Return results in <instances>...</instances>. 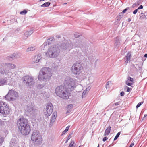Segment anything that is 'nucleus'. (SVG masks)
Instances as JSON below:
<instances>
[{
	"label": "nucleus",
	"instance_id": "e433bc0d",
	"mask_svg": "<svg viewBox=\"0 0 147 147\" xmlns=\"http://www.w3.org/2000/svg\"><path fill=\"white\" fill-rule=\"evenodd\" d=\"M27 13V11L26 10H24L23 11H21L20 14L23 15V14H25Z\"/></svg>",
	"mask_w": 147,
	"mask_h": 147
},
{
	"label": "nucleus",
	"instance_id": "4c0bfd02",
	"mask_svg": "<svg viewBox=\"0 0 147 147\" xmlns=\"http://www.w3.org/2000/svg\"><path fill=\"white\" fill-rule=\"evenodd\" d=\"M120 132H119L116 135L114 139V140H115L117 139V138L119 137V135H120Z\"/></svg>",
	"mask_w": 147,
	"mask_h": 147
},
{
	"label": "nucleus",
	"instance_id": "a211bd4d",
	"mask_svg": "<svg viewBox=\"0 0 147 147\" xmlns=\"http://www.w3.org/2000/svg\"><path fill=\"white\" fill-rule=\"evenodd\" d=\"M63 48L64 49H68L70 50L73 48L72 44L71 43H68L66 44H63Z\"/></svg>",
	"mask_w": 147,
	"mask_h": 147
},
{
	"label": "nucleus",
	"instance_id": "37998d69",
	"mask_svg": "<svg viewBox=\"0 0 147 147\" xmlns=\"http://www.w3.org/2000/svg\"><path fill=\"white\" fill-rule=\"evenodd\" d=\"M138 10V9L135 10L133 12V14H136Z\"/></svg>",
	"mask_w": 147,
	"mask_h": 147
},
{
	"label": "nucleus",
	"instance_id": "a19ab883",
	"mask_svg": "<svg viewBox=\"0 0 147 147\" xmlns=\"http://www.w3.org/2000/svg\"><path fill=\"white\" fill-rule=\"evenodd\" d=\"M143 104V102H140L136 106V107L137 108H138L139 107H140L142 104Z\"/></svg>",
	"mask_w": 147,
	"mask_h": 147
},
{
	"label": "nucleus",
	"instance_id": "20e7f679",
	"mask_svg": "<svg viewBox=\"0 0 147 147\" xmlns=\"http://www.w3.org/2000/svg\"><path fill=\"white\" fill-rule=\"evenodd\" d=\"M63 84L67 89L72 91L74 90L78 85V83L77 81L75 78L67 76L64 80Z\"/></svg>",
	"mask_w": 147,
	"mask_h": 147
},
{
	"label": "nucleus",
	"instance_id": "cd10ccee",
	"mask_svg": "<svg viewBox=\"0 0 147 147\" xmlns=\"http://www.w3.org/2000/svg\"><path fill=\"white\" fill-rule=\"evenodd\" d=\"M120 41V40L118 39L115 40L114 44V46L116 48H117L119 47Z\"/></svg>",
	"mask_w": 147,
	"mask_h": 147
},
{
	"label": "nucleus",
	"instance_id": "de8ad7c7",
	"mask_svg": "<svg viewBox=\"0 0 147 147\" xmlns=\"http://www.w3.org/2000/svg\"><path fill=\"white\" fill-rule=\"evenodd\" d=\"M143 8V6L142 5H140L139 7L138 8V9H142Z\"/></svg>",
	"mask_w": 147,
	"mask_h": 147
},
{
	"label": "nucleus",
	"instance_id": "8fccbe9b",
	"mask_svg": "<svg viewBox=\"0 0 147 147\" xmlns=\"http://www.w3.org/2000/svg\"><path fill=\"white\" fill-rule=\"evenodd\" d=\"M127 8L125 9L123 11H122V13H125L126 11H127Z\"/></svg>",
	"mask_w": 147,
	"mask_h": 147
},
{
	"label": "nucleus",
	"instance_id": "f704fd0d",
	"mask_svg": "<svg viewBox=\"0 0 147 147\" xmlns=\"http://www.w3.org/2000/svg\"><path fill=\"white\" fill-rule=\"evenodd\" d=\"M44 85L43 84H40L38 85L37 87L38 89H42L44 87Z\"/></svg>",
	"mask_w": 147,
	"mask_h": 147
},
{
	"label": "nucleus",
	"instance_id": "052dcab7",
	"mask_svg": "<svg viewBox=\"0 0 147 147\" xmlns=\"http://www.w3.org/2000/svg\"><path fill=\"white\" fill-rule=\"evenodd\" d=\"M78 147H81V146H80Z\"/></svg>",
	"mask_w": 147,
	"mask_h": 147
},
{
	"label": "nucleus",
	"instance_id": "49530a36",
	"mask_svg": "<svg viewBox=\"0 0 147 147\" xmlns=\"http://www.w3.org/2000/svg\"><path fill=\"white\" fill-rule=\"evenodd\" d=\"M108 138L107 137H104L103 139V141L104 142L105 141L107 140Z\"/></svg>",
	"mask_w": 147,
	"mask_h": 147
},
{
	"label": "nucleus",
	"instance_id": "4be33fe9",
	"mask_svg": "<svg viewBox=\"0 0 147 147\" xmlns=\"http://www.w3.org/2000/svg\"><path fill=\"white\" fill-rule=\"evenodd\" d=\"M17 143L16 140L13 139H12L10 142V147H19L17 146Z\"/></svg>",
	"mask_w": 147,
	"mask_h": 147
},
{
	"label": "nucleus",
	"instance_id": "603ef678",
	"mask_svg": "<svg viewBox=\"0 0 147 147\" xmlns=\"http://www.w3.org/2000/svg\"><path fill=\"white\" fill-rule=\"evenodd\" d=\"M134 145V143H132L130 145L129 147H132Z\"/></svg>",
	"mask_w": 147,
	"mask_h": 147
},
{
	"label": "nucleus",
	"instance_id": "9b49d317",
	"mask_svg": "<svg viewBox=\"0 0 147 147\" xmlns=\"http://www.w3.org/2000/svg\"><path fill=\"white\" fill-rule=\"evenodd\" d=\"M82 67L80 62H76L71 68V71L75 75H79L81 73Z\"/></svg>",
	"mask_w": 147,
	"mask_h": 147
},
{
	"label": "nucleus",
	"instance_id": "aec40b11",
	"mask_svg": "<svg viewBox=\"0 0 147 147\" xmlns=\"http://www.w3.org/2000/svg\"><path fill=\"white\" fill-rule=\"evenodd\" d=\"M7 79L6 78L0 79V85L3 86L6 85L8 83Z\"/></svg>",
	"mask_w": 147,
	"mask_h": 147
},
{
	"label": "nucleus",
	"instance_id": "0eeeda50",
	"mask_svg": "<svg viewBox=\"0 0 147 147\" xmlns=\"http://www.w3.org/2000/svg\"><path fill=\"white\" fill-rule=\"evenodd\" d=\"M31 139L36 145H38L42 144L43 140L42 136L37 131H35L32 132Z\"/></svg>",
	"mask_w": 147,
	"mask_h": 147
},
{
	"label": "nucleus",
	"instance_id": "4468645a",
	"mask_svg": "<svg viewBox=\"0 0 147 147\" xmlns=\"http://www.w3.org/2000/svg\"><path fill=\"white\" fill-rule=\"evenodd\" d=\"M3 67L8 68L11 69H13L16 67V65L15 64L9 63H4L2 65Z\"/></svg>",
	"mask_w": 147,
	"mask_h": 147
},
{
	"label": "nucleus",
	"instance_id": "58836bf2",
	"mask_svg": "<svg viewBox=\"0 0 147 147\" xmlns=\"http://www.w3.org/2000/svg\"><path fill=\"white\" fill-rule=\"evenodd\" d=\"M4 141V138L3 137H0V146L2 144Z\"/></svg>",
	"mask_w": 147,
	"mask_h": 147
},
{
	"label": "nucleus",
	"instance_id": "5701e85b",
	"mask_svg": "<svg viewBox=\"0 0 147 147\" xmlns=\"http://www.w3.org/2000/svg\"><path fill=\"white\" fill-rule=\"evenodd\" d=\"M8 84L9 86H15L17 84V82L15 81L14 79L11 78L9 80V82Z\"/></svg>",
	"mask_w": 147,
	"mask_h": 147
},
{
	"label": "nucleus",
	"instance_id": "6e6552de",
	"mask_svg": "<svg viewBox=\"0 0 147 147\" xmlns=\"http://www.w3.org/2000/svg\"><path fill=\"white\" fill-rule=\"evenodd\" d=\"M19 97L18 93L16 91L13 89L9 90L7 94L5 96L7 100L13 101L16 100Z\"/></svg>",
	"mask_w": 147,
	"mask_h": 147
},
{
	"label": "nucleus",
	"instance_id": "c9c22d12",
	"mask_svg": "<svg viewBox=\"0 0 147 147\" xmlns=\"http://www.w3.org/2000/svg\"><path fill=\"white\" fill-rule=\"evenodd\" d=\"M74 35L76 38H78L81 35L80 34L77 32H75L74 34Z\"/></svg>",
	"mask_w": 147,
	"mask_h": 147
},
{
	"label": "nucleus",
	"instance_id": "864d4df0",
	"mask_svg": "<svg viewBox=\"0 0 147 147\" xmlns=\"http://www.w3.org/2000/svg\"><path fill=\"white\" fill-rule=\"evenodd\" d=\"M15 57V56H14V55H12L10 57L12 58H14Z\"/></svg>",
	"mask_w": 147,
	"mask_h": 147
},
{
	"label": "nucleus",
	"instance_id": "f3484780",
	"mask_svg": "<svg viewBox=\"0 0 147 147\" xmlns=\"http://www.w3.org/2000/svg\"><path fill=\"white\" fill-rule=\"evenodd\" d=\"M53 39L54 38L53 37H51L49 39H48L47 40V42H45L41 46V49H43V50L44 49V48H45V46H47V43L48 45L50 43V41H52Z\"/></svg>",
	"mask_w": 147,
	"mask_h": 147
},
{
	"label": "nucleus",
	"instance_id": "f03ea898",
	"mask_svg": "<svg viewBox=\"0 0 147 147\" xmlns=\"http://www.w3.org/2000/svg\"><path fill=\"white\" fill-rule=\"evenodd\" d=\"M52 75L51 69L48 67H44L40 70L38 76V80L40 81H49Z\"/></svg>",
	"mask_w": 147,
	"mask_h": 147
},
{
	"label": "nucleus",
	"instance_id": "6e6d98bb",
	"mask_svg": "<svg viewBox=\"0 0 147 147\" xmlns=\"http://www.w3.org/2000/svg\"><path fill=\"white\" fill-rule=\"evenodd\" d=\"M147 116V114H145L144 115V117H146Z\"/></svg>",
	"mask_w": 147,
	"mask_h": 147
},
{
	"label": "nucleus",
	"instance_id": "ea45409f",
	"mask_svg": "<svg viewBox=\"0 0 147 147\" xmlns=\"http://www.w3.org/2000/svg\"><path fill=\"white\" fill-rule=\"evenodd\" d=\"M71 134H69L66 140V142H67L71 138Z\"/></svg>",
	"mask_w": 147,
	"mask_h": 147
},
{
	"label": "nucleus",
	"instance_id": "3c124183",
	"mask_svg": "<svg viewBox=\"0 0 147 147\" xmlns=\"http://www.w3.org/2000/svg\"><path fill=\"white\" fill-rule=\"evenodd\" d=\"M69 127H70L69 126H67L65 128L67 130V131H68L69 128Z\"/></svg>",
	"mask_w": 147,
	"mask_h": 147
},
{
	"label": "nucleus",
	"instance_id": "423d86ee",
	"mask_svg": "<svg viewBox=\"0 0 147 147\" xmlns=\"http://www.w3.org/2000/svg\"><path fill=\"white\" fill-rule=\"evenodd\" d=\"M25 111L30 114L31 119H35L38 116L39 112L38 110L32 105H29L24 107Z\"/></svg>",
	"mask_w": 147,
	"mask_h": 147
},
{
	"label": "nucleus",
	"instance_id": "7c9ffc66",
	"mask_svg": "<svg viewBox=\"0 0 147 147\" xmlns=\"http://www.w3.org/2000/svg\"><path fill=\"white\" fill-rule=\"evenodd\" d=\"M73 105L72 104H70L67 107V109H68V111H67V113H69L71 112V109L73 108Z\"/></svg>",
	"mask_w": 147,
	"mask_h": 147
},
{
	"label": "nucleus",
	"instance_id": "09e8293b",
	"mask_svg": "<svg viewBox=\"0 0 147 147\" xmlns=\"http://www.w3.org/2000/svg\"><path fill=\"white\" fill-rule=\"evenodd\" d=\"M124 94H125L124 92H121L120 93V95L122 96H123L124 95Z\"/></svg>",
	"mask_w": 147,
	"mask_h": 147
},
{
	"label": "nucleus",
	"instance_id": "9d476101",
	"mask_svg": "<svg viewBox=\"0 0 147 147\" xmlns=\"http://www.w3.org/2000/svg\"><path fill=\"white\" fill-rule=\"evenodd\" d=\"M23 82L26 86L29 88L33 87L34 85L35 81L32 76L26 75L23 78Z\"/></svg>",
	"mask_w": 147,
	"mask_h": 147
},
{
	"label": "nucleus",
	"instance_id": "c85d7f7f",
	"mask_svg": "<svg viewBox=\"0 0 147 147\" xmlns=\"http://www.w3.org/2000/svg\"><path fill=\"white\" fill-rule=\"evenodd\" d=\"M76 44L77 45V46L81 47H82L84 43L83 42H82L81 41L78 40L76 42Z\"/></svg>",
	"mask_w": 147,
	"mask_h": 147
},
{
	"label": "nucleus",
	"instance_id": "5fc2aeb1",
	"mask_svg": "<svg viewBox=\"0 0 147 147\" xmlns=\"http://www.w3.org/2000/svg\"><path fill=\"white\" fill-rule=\"evenodd\" d=\"M144 57H145L147 58V54H146L144 55Z\"/></svg>",
	"mask_w": 147,
	"mask_h": 147
},
{
	"label": "nucleus",
	"instance_id": "bb28decb",
	"mask_svg": "<svg viewBox=\"0 0 147 147\" xmlns=\"http://www.w3.org/2000/svg\"><path fill=\"white\" fill-rule=\"evenodd\" d=\"M111 127L110 126L108 127L106 129L104 134L105 136H107L110 133Z\"/></svg>",
	"mask_w": 147,
	"mask_h": 147
},
{
	"label": "nucleus",
	"instance_id": "bf43d9fd",
	"mask_svg": "<svg viewBox=\"0 0 147 147\" xmlns=\"http://www.w3.org/2000/svg\"><path fill=\"white\" fill-rule=\"evenodd\" d=\"M97 147H99V145H98V146Z\"/></svg>",
	"mask_w": 147,
	"mask_h": 147
},
{
	"label": "nucleus",
	"instance_id": "dca6fc26",
	"mask_svg": "<svg viewBox=\"0 0 147 147\" xmlns=\"http://www.w3.org/2000/svg\"><path fill=\"white\" fill-rule=\"evenodd\" d=\"M134 83L133 79L130 77L127 78L126 81V84L128 86H131Z\"/></svg>",
	"mask_w": 147,
	"mask_h": 147
},
{
	"label": "nucleus",
	"instance_id": "7ed1b4c3",
	"mask_svg": "<svg viewBox=\"0 0 147 147\" xmlns=\"http://www.w3.org/2000/svg\"><path fill=\"white\" fill-rule=\"evenodd\" d=\"M55 93L59 97L67 99L71 96V94L66 88V87L61 86H57L55 89Z\"/></svg>",
	"mask_w": 147,
	"mask_h": 147
},
{
	"label": "nucleus",
	"instance_id": "473e14b6",
	"mask_svg": "<svg viewBox=\"0 0 147 147\" xmlns=\"http://www.w3.org/2000/svg\"><path fill=\"white\" fill-rule=\"evenodd\" d=\"M88 80L89 82L92 83L93 81V77L92 76H90L88 77Z\"/></svg>",
	"mask_w": 147,
	"mask_h": 147
},
{
	"label": "nucleus",
	"instance_id": "a878e982",
	"mask_svg": "<svg viewBox=\"0 0 147 147\" xmlns=\"http://www.w3.org/2000/svg\"><path fill=\"white\" fill-rule=\"evenodd\" d=\"M131 58V54L129 53L125 56V58L126 59V60L125 61V63L127 64L128 62L130 61V60Z\"/></svg>",
	"mask_w": 147,
	"mask_h": 147
},
{
	"label": "nucleus",
	"instance_id": "b1692460",
	"mask_svg": "<svg viewBox=\"0 0 147 147\" xmlns=\"http://www.w3.org/2000/svg\"><path fill=\"white\" fill-rule=\"evenodd\" d=\"M90 88L91 87L89 86L84 91L82 94V98H85L86 97L88 92L89 91Z\"/></svg>",
	"mask_w": 147,
	"mask_h": 147
},
{
	"label": "nucleus",
	"instance_id": "a18cd8bd",
	"mask_svg": "<svg viewBox=\"0 0 147 147\" xmlns=\"http://www.w3.org/2000/svg\"><path fill=\"white\" fill-rule=\"evenodd\" d=\"M68 131H67V130L66 129H65V130L63 132H62V134H65Z\"/></svg>",
	"mask_w": 147,
	"mask_h": 147
},
{
	"label": "nucleus",
	"instance_id": "39448f33",
	"mask_svg": "<svg viewBox=\"0 0 147 147\" xmlns=\"http://www.w3.org/2000/svg\"><path fill=\"white\" fill-rule=\"evenodd\" d=\"M59 52L58 47L53 45L48 48L45 53L46 56L49 58L56 57L59 55Z\"/></svg>",
	"mask_w": 147,
	"mask_h": 147
},
{
	"label": "nucleus",
	"instance_id": "79ce46f5",
	"mask_svg": "<svg viewBox=\"0 0 147 147\" xmlns=\"http://www.w3.org/2000/svg\"><path fill=\"white\" fill-rule=\"evenodd\" d=\"M126 87L127 88V92H130L131 90V88H130L128 87L127 86H126Z\"/></svg>",
	"mask_w": 147,
	"mask_h": 147
},
{
	"label": "nucleus",
	"instance_id": "2f4dec72",
	"mask_svg": "<svg viewBox=\"0 0 147 147\" xmlns=\"http://www.w3.org/2000/svg\"><path fill=\"white\" fill-rule=\"evenodd\" d=\"M50 3L49 2H46L45 3L41 5V7H48L50 5Z\"/></svg>",
	"mask_w": 147,
	"mask_h": 147
},
{
	"label": "nucleus",
	"instance_id": "393cba45",
	"mask_svg": "<svg viewBox=\"0 0 147 147\" xmlns=\"http://www.w3.org/2000/svg\"><path fill=\"white\" fill-rule=\"evenodd\" d=\"M36 49V47L35 46H31L28 47L26 49V51L27 52L32 51H34Z\"/></svg>",
	"mask_w": 147,
	"mask_h": 147
},
{
	"label": "nucleus",
	"instance_id": "f8f14e48",
	"mask_svg": "<svg viewBox=\"0 0 147 147\" xmlns=\"http://www.w3.org/2000/svg\"><path fill=\"white\" fill-rule=\"evenodd\" d=\"M0 74L5 76L8 78L13 77L15 76L16 75L15 73L11 72L9 70L6 69H0Z\"/></svg>",
	"mask_w": 147,
	"mask_h": 147
},
{
	"label": "nucleus",
	"instance_id": "4d7b16f0",
	"mask_svg": "<svg viewBox=\"0 0 147 147\" xmlns=\"http://www.w3.org/2000/svg\"><path fill=\"white\" fill-rule=\"evenodd\" d=\"M131 20V19L130 18H129V19H128V21L129 22Z\"/></svg>",
	"mask_w": 147,
	"mask_h": 147
},
{
	"label": "nucleus",
	"instance_id": "13d9d810",
	"mask_svg": "<svg viewBox=\"0 0 147 147\" xmlns=\"http://www.w3.org/2000/svg\"><path fill=\"white\" fill-rule=\"evenodd\" d=\"M45 0H40V1H45Z\"/></svg>",
	"mask_w": 147,
	"mask_h": 147
},
{
	"label": "nucleus",
	"instance_id": "72a5a7b5",
	"mask_svg": "<svg viewBox=\"0 0 147 147\" xmlns=\"http://www.w3.org/2000/svg\"><path fill=\"white\" fill-rule=\"evenodd\" d=\"M74 142L73 140H71V143L68 147H74Z\"/></svg>",
	"mask_w": 147,
	"mask_h": 147
},
{
	"label": "nucleus",
	"instance_id": "c756f323",
	"mask_svg": "<svg viewBox=\"0 0 147 147\" xmlns=\"http://www.w3.org/2000/svg\"><path fill=\"white\" fill-rule=\"evenodd\" d=\"M112 82L111 81H109L107 82L106 85L105 87L107 89L109 88L112 86Z\"/></svg>",
	"mask_w": 147,
	"mask_h": 147
},
{
	"label": "nucleus",
	"instance_id": "412c9836",
	"mask_svg": "<svg viewBox=\"0 0 147 147\" xmlns=\"http://www.w3.org/2000/svg\"><path fill=\"white\" fill-rule=\"evenodd\" d=\"M33 33V31L32 30H29L26 31L24 33V36L25 38H27L29 36Z\"/></svg>",
	"mask_w": 147,
	"mask_h": 147
},
{
	"label": "nucleus",
	"instance_id": "1a4fd4ad",
	"mask_svg": "<svg viewBox=\"0 0 147 147\" xmlns=\"http://www.w3.org/2000/svg\"><path fill=\"white\" fill-rule=\"evenodd\" d=\"M10 111L8 105L3 101H0V113L4 116H6L7 115L9 114Z\"/></svg>",
	"mask_w": 147,
	"mask_h": 147
},
{
	"label": "nucleus",
	"instance_id": "ddd939ff",
	"mask_svg": "<svg viewBox=\"0 0 147 147\" xmlns=\"http://www.w3.org/2000/svg\"><path fill=\"white\" fill-rule=\"evenodd\" d=\"M53 106L51 103L47 104L46 107V109L44 110V114L47 116H50L53 111Z\"/></svg>",
	"mask_w": 147,
	"mask_h": 147
},
{
	"label": "nucleus",
	"instance_id": "2eb2a0df",
	"mask_svg": "<svg viewBox=\"0 0 147 147\" xmlns=\"http://www.w3.org/2000/svg\"><path fill=\"white\" fill-rule=\"evenodd\" d=\"M42 59V57L40 55L38 54L35 56L32 59V63H38Z\"/></svg>",
	"mask_w": 147,
	"mask_h": 147
},
{
	"label": "nucleus",
	"instance_id": "f257e3e1",
	"mask_svg": "<svg viewBox=\"0 0 147 147\" xmlns=\"http://www.w3.org/2000/svg\"><path fill=\"white\" fill-rule=\"evenodd\" d=\"M17 124L19 131L22 135L25 136L29 134L31 129L26 119L23 117L20 118L17 121Z\"/></svg>",
	"mask_w": 147,
	"mask_h": 147
},
{
	"label": "nucleus",
	"instance_id": "6ab92c4d",
	"mask_svg": "<svg viewBox=\"0 0 147 147\" xmlns=\"http://www.w3.org/2000/svg\"><path fill=\"white\" fill-rule=\"evenodd\" d=\"M57 113L56 111L54 112L53 113L50 120V123H53L55 121L57 117Z\"/></svg>",
	"mask_w": 147,
	"mask_h": 147
},
{
	"label": "nucleus",
	"instance_id": "c03bdc74",
	"mask_svg": "<svg viewBox=\"0 0 147 147\" xmlns=\"http://www.w3.org/2000/svg\"><path fill=\"white\" fill-rule=\"evenodd\" d=\"M120 104V102H118L115 103L113 105H115L117 106L119 105Z\"/></svg>",
	"mask_w": 147,
	"mask_h": 147
}]
</instances>
